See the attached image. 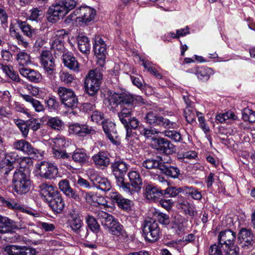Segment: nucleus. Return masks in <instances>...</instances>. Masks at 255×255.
I'll use <instances>...</instances> for the list:
<instances>
[{"label":"nucleus","instance_id":"obj_13","mask_svg":"<svg viewBox=\"0 0 255 255\" xmlns=\"http://www.w3.org/2000/svg\"><path fill=\"white\" fill-rule=\"evenodd\" d=\"M152 145L155 149L161 153L169 154L175 151L174 145L163 137L152 138Z\"/></svg>","mask_w":255,"mask_h":255},{"label":"nucleus","instance_id":"obj_49","mask_svg":"<svg viewBox=\"0 0 255 255\" xmlns=\"http://www.w3.org/2000/svg\"><path fill=\"white\" fill-rule=\"evenodd\" d=\"M97 217L99 219L101 220L102 224L105 226L107 224L111 221L112 219L114 217L111 215L103 211H99L97 212Z\"/></svg>","mask_w":255,"mask_h":255},{"label":"nucleus","instance_id":"obj_16","mask_svg":"<svg viewBox=\"0 0 255 255\" xmlns=\"http://www.w3.org/2000/svg\"><path fill=\"white\" fill-rule=\"evenodd\" d=\"M107 196L113 203H116L119 208L127 211L131 210L132 202L124 198L119 193L112 190L108 193Z\"/></svg>","mask_w":255,"mask_h":255},{"label":"nucleus","instance_id":"obj_52","mask_svg":"<svg viewBox=\"0 0 255 255\" xmlns=\"http://www.w3.org/2000/svg\"><path fill=\"white\" fill-rule=\"evenodd\" d=\"M154 216L156 218V220L162 225H167L169 224L170 222L169 216L166 214L159 212H156L154 213Z\"/></svg>","mask_w":255,"mask_h":255},{"label":"nucleus","instance_id":"obj_29","mask_svg":"<svg viewBox=\"0 0 255 255\" xmlns=\"http://www.w3.org/2000/svg\"><path fill=\"white\" fill-rule=\"evenodd\" d=\"M63 61L64 65L69 69L75 72L80 71L79 64L72 53L69 52L64 53L63 55Z\"/></svg>","mask_w":255,"mask_h":255},{"label":"nucleus","instance_id":"obj_14","mask_svg":"<svg viewBox=\"0 0 255 255\" xmlns=\"http://www.w3.org/2000/svg\"><path fill=\"white\" fill-rule=\"evenodd\" d=\"M74 14L78 15L79 22L87 24L94 19L96 11L89 6H81L74 10Z\"/></svg>","mask_w":255,"mask_h":255},{"label":"nucleus","instance_id":"obj_12","mask_svg":"<svg viewBox=\"0 0 255 255\" xmlns=\"http://www.w3.org/2000/svg\"><path fill=\"white\" fill-rule=\"evenodd\" d=\"M107 98L109 103V108L111 109H115L118 105H121L122 107L127 106L128 101L131 99L127 93H117L113 91L108 92Z\"/></svg>","mask_w":255,"mask_h":255},{"label":"nucleus","instance_id":"obj_58","mask_svg":"<svg viewBox=\"0 0 255 255\" xmlns=\"http://www.w3.org/2000/svg\"><path fill=\"white\" fill-rule=\"evenodd\" d=\"M222 247L220 244H215L211 246L209 250V255H223L221 249Z\"/></svg>","mask_w":255,"mask_h":255},{"label":"nucleus","instance_id":"obj_59","mask_svg":"<svg viewBox=\"0 0 255 255\" xmlns=\"http://www.w3.org/2000/svg\"><path fill=\"white\" fill-rule=\"evenodd\" d=\"M190 204L185 197L182 196L178 197L177 201V206L178 209H180L184 211Z\"/></svg>","mask_w":255,"mask_h":255},{"label":"nucleus","instance_id":"obj_38","mask_svg":"<svg viewBox=\"0 0 255 255\" xmlns=\"http://www.w3.org/2000/svg\"><path fill=\"white\" fill-rule=\"evenodd\" d=\"M46 124L48 127L55 130H62L64 127V122L58 117H48Z\"/></svg>","mask_w":255,"mask_h":255},{"label":"nucleus","instance_id":"obj_34","mask_svg":"<svg viewBox=\"0 0 255 255\" xmlns=\"http://www.w3.org/2000/svg\"><path fill=\"white\" fill-rule=\"evenodd\" d=\"M112 172L115 176L120 175H124L127 172L128 167L124 162L121 161H116L111 165Z\"/></svg>","mask_w":255,"mask_h":255},{"label":"nucleus","instance_id":"obj_19","mask_svg":"<svg viewBox=\"0 0 255 255\" xmlns=\"http://www.w3.org/2000/svg\"><path fill=\"white\" fill-rule=\"evenodd\" d=\"M62 8L57 2L49 8L47 19L48 21L55 23L58 21L60 17H63L66 14V12L63 11Z\"/></svg>","mask_w":255,"mask_h":255},{"label":"nucleus","instance_id":"obj_27","mask_svg":"<svg viewBox=\"0 0 255 255\" xmlns=\"http://www.w3.org/2000/svg\"><path fill=\"white\" fill-rule=\"evenodd\" d=\"M160 170L163 174L173 178H178L180 174L179 169L176 166L169 165L168 161L166 162L165 159L160 165Z\"/></svg>","mask_w":255,"mask_h":255},{"label":"nucleus","instance_id":"obj_61","mask_svg":"<svg viewBox=\"0 0 255 255\" xmlns=\"http://www.w3.org/2000/svg\"><path fill=\"white\" fill-rule=\"evenodd\" d=\"M171 228L177 235L181 234L184 231V228L182 223L176 221L172 222Z\"/></svg>","mask_w":255,"mask_h":255},{"label":"nucleus","instance_id":"obj_56","mask_svg":"<svg viewBox=\"0 0 255 255\" xmlns=\"http://www.w3.org/2000/svg\"><path fill=\"white\" fill-rule=\"evenodd\" d=\"M51 49L58 51H62L64 49L63 40L60 38H53L51 43Z\"/></svg>","mask_w":255,"mask_h":255},{"label":"nucleus","instance_id":"obj_23","mask_svg":"<svg viewBox=\"0 0 255 255\" xmlns=\"http://www.w3.org/2000/svg\"><path fill=\"white\" fill-rule=\"evenodd\" d=\"M144 194L147 200L151 202H156L162 197V190L152 185L148 184L145 186Z\"/></svg>","mask_w":255,"mask_h":255},{"label":"nucleus","instance_id":"obj_32","mask_svg":"<svg viewBox=\"0 0 255 255\" xmlns=\"http://www.w3.org/2000/svg\"><path fill=\"white\" fill-rule=\"evenodd\" d=\"M77 43L79 50L83 54L88 55L90 53L91 45L89 38L84 35L77 37Z\"/></svg>","mask_w":255,"mask_h":255},{"label":"nucleus","instance_id":"obj_21","mask_svg":"<svg viewBox=\"0 0 255 255\" xmlns=\"http://www.w3.org/2000/svg\"><path fill=\"white\" fill-rule=\"evenodd\" d=\"M236 238V233L231 230L221 231L218 237L219 244L222 246L225 245L226 247L235 244Z\"/></svg>","mask_w":255,"mask_h":255},{"label":"nucleus","instance_id":"obj_55","mask_svg":"<svg viewBox=\"0 0 255 255\" xmlns=\"http://www.w3.org/2000/svg\"><path fill=\"white\" fill-rule=\"evenodd\" d=\"M164 134L165 136L171 138L176 142H179L182 139L180 133L176 130H165Z\"/></svg>","mask_w":255,"mask_h":255},{"label":"nucleus","instance_id":"obj_37","mask_svg":"<svg viewBox=\"0 0 255 255\" xmlns=\"http://www.w3.org/2000/svg\"><path fill=\"white\" fill-rule=\"evenodd\" d=\"M18 24L24 35L31 39H34L36 37L37 29L32 28L30 25L27 24L25 21H18Z\"/></svg>","mask_w":255,"mask_h":255},{"label":"nucleus","instance_id":"obj_53","mask_svg":"<svg viewBox=\"0 0 255 255\" xmlns=\"http://www.w3.org/2000/svg\"><path fill=\"white\" fill-rule=\"evenodd\" d=\"M195 110L191 107H187L185 110V117L186 121L190 124H192L195 121Z\"/></svg>","mask_w":255,"mask_h":255},{"label":"nucleus","instance_id":"obj_42","mask_svg":"<svg viewBox=\"0 0 255 255\" xmlns=\"http://www.w3.org/2000/svg\"><path fill=\"white\" fill-rule=\"evenodd\" d=\"M86 222L88 227L93 232L98 233L100 231V226L94 217L88 215L86 218Z\"/></svg>","mask_w":255,"mask_h":255},{"label":"nucleus","instance_id":"obj_36","mask_svg":"<svg viewBox=\"0 0 255 255\" xmlns=\"http://www.w3.org/2000/svg\"><path fill=\"white\" fill-rule=\"evenodd\" d=\"M93 181L94 186L101 190L109 191L111 188L110 181L105 178L96 176Z\"/></svg>","mask_w":255,"mask_h":255},{"label":"nucleus","instance_id":"obj_31","mask_svg":"<svg viewBox=\"0 0 255 255\" xmlns=\"http://www.w3.org/2000/svg\"><path fill=\"white\" fill-rule=\"evenodd\" d=\"M191 70L192 72L194 73L199 79L203 81H207L213 72L211 68L207 67H197L191 69Z\"/></svg>","mask_w":255,"mask_h":255},{"label":"nucleus","instance_id":"obj_24","mask_svg":"<svg viewBox=\"0 0 255 255\" xmlns=\"http://www.w3.org/2000/svg\"><path fill=\"white\" fill-rule=\"evenodd\" d=\"M95 164L102 169L107 167L110 164V154L106 151H100L92 157Z\"/></svg>","mask_w":255,"mask_h":255},{"label":"nucleus","instance_id":"obj_51","mask_svg":"<svg viewBox=\"0 0 255 255\" xmlns=\"http://www.w3.org/2000/svg\"><path fill=\"white\" fill-rule=\"evenodd\" d=\"M2 68L3 71L11 80L17 82H20L21 79L18 75L10 67L7 66L2 65Z\"/></svg>","mask_w":255,"mask_h":255},{"label":"nucleus","instance_id":"obj_33","mask_svg":"<svg viewBox=\"0 0 255 255\" xmlns=\"http://www.w3.org/2000/svg\"><path fill=\"white\" fill-rule=\"evenodd\" d=\"M20 96L25 102L30 104L36 112L44 111V106L39 101L29 95L20 94Z\"/></svg>","mask_w":255,"mask_h":255},{"label":"nucleus","instance_id":"obj_41","mask_svg":"<svg viewBox=\"0 0 255 255\" xmlns=\"http://www.w3.org/2000/svg\"><path fill=\"white\" fill-rule=\"evenodd\" d=\"M128 96L131 97V99L130 101H128L127 106L129 107H132L131 109L132 110L134 109V107L137 105L141 106L145 105L147 103V102L140 96H132L129 94H128Z\"/></svg>","mask_w":255,"mask_h":255},{"label":"nucleus","instance_id":"obj_17","mask_svg":"<svg viewBox=\"0 0 255 255\" xmlns=\"http://www.w3.org/2000/svg\"><path fill=\"white\" fill-rule=\"evenodd\" d=\"M111 220L105 226L108 229L109 232L113 235L118 236L120 239L127 238L128 235L123 226L115 217Z\"/></svg>","mask_w":255,"mask_h":255},{"label":"nucleus","instance_id":"obj_7","mask_svg":"<svg viewBox=\"0 0 255 255\" xmlns=\"http://www.w3.org/2000/svg\"><path fill=\"white\" fill-rule=\"evenodd\" d=\"M66 141L62 138H56L53 140V153L55 158L63 159L61 164L69 170L74 169L73 166L71 164L64 160L69 158V155L66 151L62 149L65 146Z\"/></svg>","mask_w":255,"mask_h":255},{"label":"nucleus","instance_id":"obj_64","mask_svg":"<svg viewBox=\"0 0 255 255\" xmlns=\"http://www.w3.org/2000/svg\"><path fill=\"white\" fill-rule=\"evenodd\" d=\"M48 109L50 110H56L59 106V103L55 98H49L46 102Z\"/></svg>","mask_w":255,"mask_h":255},{"label":"nucleus","instance_id":"obj_40","mask_svg":"<svg viewBox=\"0 0 255 255\" xmlns=\"http://www.w3.org/2000/svg\"><path fill=\"white\" fill-rule=\"evenodd\" d=\"M128 178L131 185L135 190L137 191L139 190L141 188L142 181L139 173L135 171H130L128 173Z\"/></svg>","mask_w":255,"mask_h":255},{"label":"nucleus","instance_id":"obj_5","mask_svg":"<svg viewBox=\"0 0 255 255\" xmlns=\"http://www.w3.org/2000/svg\"><path fill=\"white\" fill-rule=\"evenodd\" d=\"M70 217L69 225L71 229L76 233L80 234L82 239L86 238L89 234L88 229H82L83 222L80 215L79 211L76 209H72L68 214Z\"/></svg>","mask_w":255,"mask_h":255},{"label":"nucleus","instance_id":"obj_2","mask_svg":"<svg viewBox=\"0 0 255 255\" xmlns=\"http://www.w3.org/2000/svg\"><path fill=\"white\" fill-rule=\"evenodd\" d=\"M12 184L13 190L17 194L23 195L30 190L31 180L24 169H17L13 174Z\"/></svg>","mask_w":255,"mask_h":255},{"label":"nucleus","instance_id":"obj_4","mask_svg":"<svg viewBox=\"0 0 255 255\" xmlns=\"http://www.w3.org/2000/svg\"><path fill=\"white\" fill-rule=\"evenodd\" d=\"M147 124L153 126L165 128H176L178 127L175 122L159 115L155 111L147 112L144 117Z\"/></svg>","mask_w":255,"mask_h":255},{"label":"nucleus","instance_id":"obj_11","mask_svg":"<svg viewBox=\"0 0 255 255\" xmlns=\"http://www.w3.org/2000/svg\"><path fill=\"white\" fill-rule=\"evenodd\" d=\"M40 177L52 179L58 176V170L57 167L53 164L45 161H41L37 165Z\"/></svg>","mask_w":255,"mask_h":255},{"label":"nucleus","instance_id":"obj_63","mask_svg":"<svg viewBox=\"0 0 255 255\" xmlns=\"http://www.w3.org/2000/svg\"><path fill=\"white\" fill-rule=\"evenodd\" d=\"M17 125L20 130L21 131L22 135L24 137L27 136L29 129L27 122L25 123L21 121L18 123Z\"/></svg>","mask_w":255,"mask_h":255},{"label":"nucleus","instance_id":"obj_57","mask_svg":"<svg viewBox=\"0 0 255 255\" xmlns=\"http://www.w3.org/2000/svg\"><path fill=\"white\" fill-rule=\"evenodd\" d=\"M91 120L97 124L105 123L104 114L101 112L95 111L91 116Z\"/></svg>","mask_w":255,"mask_h":255},{"label":"nucleus","instance_id":"obj_3","mask_svg":"<svg viewBox=\"0 0 255 255\" xmlns=\"http://www.w3.org/2000/svg\"><path fill=\"white\" fill-rule=\"evenodd\" d=\"M103 75L99 67L91 70L85 79V87L90 96H94L100 88Z\"/></svg>","mask_w":255,"mask_h":255},{"label":"nucleus","instance_id":"obj_20","mask_svg":"<svg viewBox=\"0 0 255 255\" xmlns=\"http://www.w3.org/2000/svg\"><path fill=\"white\" fill-rule=\"evenodd\" d=\"M18 70L22 76L31 82L38 83L42 80V76L38 71L24 67L19 68Z\"/></svg>","mask_w":255,"mask_h":255},{"label":"nucleus","instance_id":"obj_18","mask_svg":"<svg viewBox=\"0 0 255 255\" xmlns=\"http://www.w3.org/2000/svg\"><path fill=\"white\" fill-rule=\"evenodd\" d=\"M103 129L108 139L114 144H119L118 135L115 123L105 121L103 123Z\"/></svg>","mask_w":255,"mask_h":255},{"label":"nucleus","instance_id":"obj_44","mask_svg":"<svg viewBox=\"0 0 255 255\" xmlns=\"http://www.w3.org/2000/svg\"><path fill=\"white\" fill-rule=\"evenodd\" d=\"M30 19L38 21L44 15V8L43 7L34 8L30 10Z\"/></svg>","mask_w":255,"mask_h":255},{"label":"nucleus","instance_id":"obj_50","mask_svg":"<svg viewBox=\"0 0 255 255\" xmlns=\"http://www.w3.org/2000/svg\"><path fill=\"white\" fill-rule=\"evenodd\" d=\"M0 202L3 206L11 209H17L20 208V205L14 200H6L2 197H0Z\"/></svg>","mask_w":255,"mask_h":255},{"label":"nucleus","instance_id":"obj_60","mask_svg":"<svg viewBox=\"0 0 255 255\" xmlns=\"http://www.w3.org/2000/svg\"><path fill=\"white\" fill-rule=\"evenodd\" d=\"M29 129H31L33 131L37 130L40 127V123L37 119H32L27 121Z\"/></svg>","mask_w":255,"mask_h":255},{"label":"nucleus","instance_id":"obj_10","mask_svg":"<svg viewBox=\"0 0 255 255\" xmlns=\"http://www.w3.org/2000/svg\"><path fill=\"white\" fill-rule=\"evenodd\" d=\"M254 234L251 230L245 228H242L238 234L239 245L245 250L252 251L255 246Z\"/></svg>","mask_w":255,"mask_h":255},{"label":"nucleus","instance_id":"obj_43","mask_svg":"<svg viewBox=\"0 0 255 255\" xmlns=\"http://www.w3.org/2000/svg\"><path fill=\"white\" fill-rule=\"evenodd\" d=\"M184 193L185 194L189 195L192 198L196 200H200L202 197L201 193L198 189L192 186H184Z\"/></svg>","mask_w":255,"mask_h":255},{"label":"nucleus","instance_id":"obj_1","mask_svg":"<svg viewBox=\"0 0 255 255\" xmlns=\"http://www.w3.org/2000/svg\"><path fill=\"white\" fill-rule=\"evenodd\" d=\"M132 107L123 106L120 112L118 113V117L122 124L127 130L126 139L130 143L132 144L137 137H131L132 129H136L139 124V121L134 117H132L133 112Z\"/></svg>","mask_w":255,"mask_h":255},{"label":"nucleus","instance_id":"obj_46","mask_svg":"<svg viewBox=\"0 0 255 255\" xmlns=\"http://www.w3.org/2000/svg\"><path fill=\"white\" fill-rule=\"evenodd\" d=\"M58 3L63 8V11L66 12V14L76 6V2L74 0H59Z\"/></svg>","mask_w":255,"mask_h":255},{"label":"nucleus","instance_id":"obj_9","mask_svg":"<svg viewBox=\"0 0 255 255\" xmlns=\"http://www.w3.org/2000/svg\"><path fill=\"white\" fill-rule=\"evenodd\" d=\"M40 61L47 77L50 80H53L55 77L56 68L52 54L49 51H43L40 55Z\"/></svg>","mask_w":255,"mask_h":255},{"label":"nucleus","instance_id":"obj_39","mask_svg":"<svg viewBox=\"0 0 255 255\" xmlns=\"http://www.w3.org/2000/svg\"><path fill=\"white\" fill-rule=\"evenodd\" d=\"M163 160L162 157L157 156L156 159L151 158L144 160L142 165L148 169L158 168L160 170V165H162Z\"/></svg>","mask_w":255,"mask_h":255},{"label":"nucleus","instance_id":"obj_48","mask_svg":"<svg viewBox=\"0 0 255 255\" xmlns=\"http://www.w3.org/2000/svg\"><path fill=\"white\" fill-rule=\"evenodd\" d=\"M16 60L22 65L27 64L31 61L29 55L24 51H20L17 54Z\"/></svg>","mask_w":255,"mask_h":255},{"label":"nucleus","instance_id":"obj_28","mask_svg":"<svg viewBox=\"0 0 255 255\" xmlns=\"http://www.w3.org/2000/svg\"><path fill=\"white\" fill-rule=\"evenodd\" d=\"M16 223L6 217L0 215V233L9 232L11 229H18Z\"/></svg>","mask_w":255,"mask_h":255},{"label":"nucleus","instance_id":"obj_15","mask_svg":"<svg viewBox=\"0 0 255 255\" xmlns=\"http://www.w3.org/2000/svg\"><path fill=\"white\" fill-rule=\"evenodd\" d=\"M3 252L8 255H36L34 249L25 246L7 245L3 248Z\"/></svg>","mask_w":255,"mask_h":255},{"label":"nucleus","instance_id":"obj_26","mask_svg":"<svg viewBox=\"0 0 255 255\" xmlns=\"http://www.w3.org/2000/svg\"><path fill=\"white\" fill-rule=\"evenodd\" d=\"M52 211L57 214L63 211L65 204L60 193L47 202Z\"/></svg>","mask_w":255,"mask_h":255},{"label":"nucleus","instance_id":"obj_45","mask_svg":"<svg viewBox=\"0 0 255 255\" xmlns=\"http://www.w3.org/2000/svg\"><path fill=\"white\" fill-rule=\"evenodd\" d=\"M181 192L184 193V187L179 188L169 187L165 190H162V196L167 195L169 197H174Z\"/></svg>","mask_w":255,"mask_h":255},{"label":"nucleus","instance_id":"obj_6","mask_svg":"<svg viewBox=\"0 0 255 255\" xmlns=\"http://www.w3.org/2000/svg\"><path fill=\"white\" fill-rule=\"evenodd\" d=\"M58 94L61 103L65 107L74 109L77 107L78 99L75 92L70 88L59 87L58 88Z\"/></svg>","mask_w":255,"mask_h":255},{"label":"nucleus","instance_id":"obj_30","mask_svg":"<svg viewBox=\"0 0 255 255\" xmlns=\"http://www.w3.org/2000/svg\"><path fill=\"white\" fill-rule=\"evenodd\" d=\"M72 159L76 163L82 166L89 161V156L83 148H77L73 152Z\"/></svg>","mask_w":255,"mask_h":255},{"label":"nucleus","instance_id":"obj_62","mask_svg":"<svg viewBox=\"0 0 255 255\" xmlns=\"http://www.w3.org/2000/svg\"><path fill=\"white\" fill-rule=\"evenodd\" d=\"M58 185L60 190L65 194H66L70 189H71L69 185V181L66 179L60 181L59 182Z\"/></svg>","mask_w":255,"mask_h":255},{"label":"nucleus","instance_id":"obj_35","mask_svg":"<svg viewBox=\"0 0 255 255\" xmlns=\"http://www.w3.org/2000/svg\"><path fill=\"white\" fill-rule=\"evenodd\" d=\"M93 48L96 55H106L107 54V45L99 36L95 38Z\"/></svg>","mask_w":255,"mask_h":255},{"label":"nucleus","instance_id":"obj_22","mask_svg":"<svg viewBox=\"0 0 255 255\" xmlns=\"http://www.w3.org/2000/svg\"><path fill=\"white\" fill-rule=\"evenodd\" d=\"M13 147L16 150L30 155H35L37 151L29 142L24 139L17 140L14 142Z\"/></svg>","mask_w":255,"mask_h":255},{"label":"nucleus","instance_id":"obj_54","mask_svg":"<svg viewBox=\"0 0 255 255\" xmlns=\"http://www.w3.org/2000/svg\"><path fill=\"white\" fill-rule=\"evenodd\" d=\"M5 162L13 164L16 161L20 160L22 162H25V159H21L15 152H11L5 155Z\"/></svg>","mask_w":255,"mask_h":255},{"label":"nucleus","instance_id":"obj_8","mask_svg":"<svg viewBox=\"0 0 255 255\" xmlns=\"http://www.w3.org/2000/svg\"><path fill=\"white\" fill-rule=\"evenodd\" d=\"M142 232L145 240L149 242L157 241L160 235V230L155 221L146 220L142 227Z\"/></svg>","mask_w":255,"mask_h":255},{"label":"nucleus","instance_id":"obj_47","mask_svg":"<svg viewBox=\"0 0 255 255\" xmlns=\"http://www.w3.org/2000/svg\"><path fill=\"white\" fill-rule=\"evenodd\" d=\"M59 78L62 82L68 85L71 84L75 80L74 75L68 72H61Z\"/></svg>","mask_w":255,"mask_h":255},{"label":"nucleus","instance_id":"obj_25","mask_svg":"<svg viewBox=\"0 0 255 255\" xmlns=\"http://www.w3.org/2000/svg\"><path fill=\"white\" fill-rule=\"evenodd\" d=\"M41 195L45 197V201L48 202L51 198L56 196L59 192L56 188L46 183H43L39 185Z\"/></svg>","mask_w":255,"mask_h":255}]
</instances>
